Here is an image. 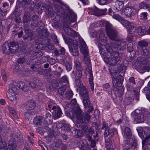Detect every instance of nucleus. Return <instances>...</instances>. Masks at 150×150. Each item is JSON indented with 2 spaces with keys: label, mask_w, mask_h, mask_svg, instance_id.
Wrapping results in <instances>:
<instances>
[{
  "label": "nucleus",
  "mask_w": 150,
  "mask_h": 150,
  "mask_svg": "<svg viewBox=\"0 0 150 150\" xmlns=\"http://www.w3.org/2000/svg\"><path fill=\"white\" fill-rule=\"evenodd\" d=\"M71 106L73 107L72 108V110L69 111L68 114V116L71 118L73 121L74 122L75 121V117L74 116L75 115V109L74 108V106L75 105V99H74L72 100L71 103Z\"/></svg>",
  "instance_id": "4468645a"
},
{
  "label": "nucleus",
  "mask_w": 150,
  "mask_h": 150,
  "mask_svg": "<svg viewBox=\"0 0 150 150\" xmlns=\"http://www.w3.org/2000/svg\"><path fill=\"white\" fill-rule=\"evenodd\" d=\"M63 123H57L56 124V126L58 128H60L62 127H63Z\"/></svg>",
  "instance_id": "0e129e2a"
},
{
  "label": "nucleus",
  "mask_w": 150,
  "mask_h": 150,
  "mask_svg": "<svg viewBox=\"0 0 150 150\" xmlns=\"http://www.w3.org/2000/svg\"><path fill=\"white\" fill-rule=\"evenodd\" d=\"M36 103L35 100H30L27 102L26 108L28 110H32L36 106Z\"/></svg>",
  "instance_id": "aec40b11"
},
{
  "label": "nucleus",
  "mask_w": 150,
  "mask_h": 150,
  "mask_svg": "<svg viewBox=\"0 0 150 150\" xmlns=\"http://www.w3.org/2000/svg\"><path fill=\"white\" fill-rule=\"evenodd\" d=\"M74 39V37L71 36L69 38H67L66 41L67 44L69 45V51L71 54L73 55H74V52H75Z\"/></svg>",
  "instance_id": "f8f14e48"
},
{
  "label": "nucleus",
  "mask_w": 150,
  "mask_h": 150,
  "mask_svg": "<svg viewBox=\"0 0 150 150\" xmlns=\"http://www.w3.org/2000/svg\"><path fill=\"white\" fill-rule=\"evenodd\" d=\"M116 5L117 9L120 10L122 9L124 6L123 1H117L116 2Z\"/></svg>",
  "instance_id": "72a5a7b5"
},
{
  "label": "nucleus",
  "mask_w": 150,
  "mask_h": 150,
  "mask_svg": "<svg viewBox=\"0 0 150 150\" xmlns=\"http://www.w3.org/2000/svg\"><path fill=\"white\" fill-rule=\"evenodd\" d=\"M124 137L126 139L125 143H126L128 139H129L131 136V132L130 129L128 127L125 128L122 132Z\"/></svg>",
  "instance_id": "f3484780"
},
{
  "label": "nucleus",
  "mask_w": 150,
  "mask_h": 150,
  "mask_svg": "<svg viewBox=\"0 0 150 150\" xmlns=\"http://www.w3.org/2000/svg\"><path fill=\"white\" fill-rule=\"evenodd\" d=\"M149 131V129L146 127L144 129L141 128L138 130L139 135L141 138H142V137L144 138L147 137L149 135L148 132Z\"/></svg>",
  "instance_id": "dca6fc26"
},
{
  "label": "nucleus",
  "mask_w": 150,
  "mask_h": 150,
  "mask_svg": "<svg viewBox=\"0 0 150 150\" xmlns=\"http://www.w3.org/2000/svg\"><path fill=\"white\" fill-rule=\"evenodd\" d=\"M139 7L140 9L146 8L148 11L150 10V4H147L144 2H142L139 4Z\"/></svg>",
  "instance_id": "cd10ccee"
},
{
  "label": "nucleus",
  "mask_w": 150,
  "mask_h": 150,
  "mask_svg": "<svg viewBox=\"0 0 150 150\" xmlns=\"http://www.w3.org/2000/svg\"><path fill=\"white\" fill-rule=\"evenodd\" d=\"M31 20V18L28 13H25L24 14L23 17V22L25 23H27L30 21Z\"/></svg>",
  "instance_id": "4c0bfd02"
},
{
  "label": "nucleus",
  "mask_w": 150,
  "mask_h": 150,
  "mask_svg": "<svg viewBox=\"0 0 150 150\" xmlns=\"http://www.w3.org/2000/svg\"><path fill=\"white\" fill-rule=\"evenodd\" d=\"M73 94L72 92L71 91H66L65 94V96L67 99H69L72 97Z\"/></svg>",
  "instance_id": "58836bf2"
},
{
  "label": "nucleus",
  "mask_w": 150,
  "mask_h": 150,
  "mask_svg": "<svg viewBox=\"0 0 150 150\" xmlns=\"http://www.w3.org/2000/svg\"><path fill=\"white\" fill-rule=\"evenodd\" d=\"M141 54L145 56L150 55V47L143 49L141 51Z\"/></svg>",
  "instance_id": "2f4dec72"
},
{
  "label": "nucleus",
  "mask_w": 150,
  "mask_h": 150,
  "mask_svg": "<svg viewBox=\"0 0 150 150\" xmlns=\"http://www.w3.org/2000/svg\"><path fill=\"white\" fill-rule=\"evenodd\" d=\"M113 18L119 21H121L123 18L117 14H114L112 16Z\"/></svg>",
  "instance_id": "37998d69"
},
{
  "label": "nucleus",
  "mask_w": 150,
  "mask_h": 150,
  "mask_svg": "<svg viewBox=\"0 0 150 150\" xmlns=\"http://www.w3.org/2000/svg\"><path fill=\"white\" fill-rule=\"evenodd\" d=\"M9 44V51L10 53H15L18 50V46L16 45L15 41L10 42Z\"/></svg>",
  "instance_id": "6ab92c4d"
},
{
  "label": "nucleus",
  "mask_w": 150,
  "mask_h": 150,
  "mask_svg": "<svg viewBox=\"0 0 150 150\" xmlns=\"http://www.w3.org/2000/svg\"><path fill=\"white\" fill-rule=\"evenodd\" d=\"M76 38H78L80 43V50L83 56V60L87 65H89L90 63V59L88 56L87 47L85 42L80 37L79 33L76 32Z\"/></svg>",
  "instance_id": "7ed1b4c3"
},
{
  "label": "nucleus",
  "mask_w": 150,
  "mask_h": 150,
  "mask_svg": "<svg viewBox=\"0 0 150 150\" xmlns=\"http://www.w3.org/2000/svg\"><path fill=\"white\" fill-rule=\"evenodd\" d=\"M62 144L61 141L60 139H58L56 142L55 146L57 147L59 146Z\"/></svg>",
  "instance_id": "69168bd1"
},
{
  "label": "nucleus",
  "mask_w": 150,
  "mask_h": 150,
  "mask_svg": "<svg viewBox=\"0 0 150 150\" xmlns=\"http://www.w3.org/2000/svg\"><path fill=\"white\" fill-rule=\"evenodd\" d=\"M89 74L90 75L89 79V84L91 90L93 91L94 88V84L93 82V76L91 71H90Z\"/></svg>",
  "instance_id": "bb28decb"
},
{
  "label": "nucleus",
  "mask_w": 150,
  "mask_h": 150,
  "mask_svg": "<svg viewBox=\"0 0 150 150\" xmlns=\"http://www.w3.org/2000/svg\"><path fill=\"white\" fill-rule=\"evenodd\" d=\"M76 136H77V137H79L82 136L83 133L80 130L76 129Z\"/></svg>",
  "instance_id": "09e8293b"
},
{
  "label": "nucleus",
  "mask_w": 150,
  "mask_h": 150,
  "mask_svg": "<svg viewBox=\"0 0 150 150\" xmlns=\"http://www.w3.org/2000/svg\"><path fill=\"white\" fill-rule=\"evenodd\" d=\"M61 83L63 84V82L66 83V84H65V85L66 86H67V85L68 84V80L66 76H64L62 77L61 80Z\"/></svg>",
  "instance_id": "a19ab883"
},
{
  "label": "nucleus",
  "mask_w": 150,
  "mask_h": 150,
  "mask_svg": "<svg viewBox=\"0 0 150 150\" xmlns=\"http://www.w3.org/2000/svg\"><path fill=\"white\" fill-rule=\"evenodd\" d=\"M7 146L6 143L4 142L1 140V142H0V147H6Z\"/></svg>",
  "instance_id": "864d4df0"
},
{
  "label": "nucleus",
  "mask_w": 150,
  "mask_h": 150,
  "mask_svg": "<svg viewBox=\"0 0 150 150\" xmlns=\"http://www.w3.org/2000/svg\"><path fill=\"white\" fill-rule=\"evenodd\" d=\"M17 85L19 88L24 91H27L29 89V87L23 82H18L17 83Z\"/></svg>",
  "instance_id": "4be33fe9"
},
{
  "label": "nucleus",
  "mask_w": 150,
  "mask_h": 150,
  "mask_svg": "<svg viewBox=\"0 0 150 150\" xmlns=\"http://www.w3.org/2000/svg\"><path fill=\"white\" fill-rule=\"evenodd\" d=\"M48 106L47 109L50 111L55 118H59L61 117L62 112L59 106L54 103L53 102H50L48 104Z\"/></svg>",
  "instance_id": "0eeeda50"
},
{
  "label": "nucleus",
  "mask_w": 150,
  "mask_h": 150,
  "mask_svg": "<svg viewBox=\"0 0 150 150\" xmlns=\"http://www.w3.org/2000/svg\"><path fill=\"white\" fill-rule=\"evenodd\" d=\"M93 13L94 15L96 16H99L101 15L100 13L99 10L98 9H96L93 10Z\"/></svg>",
  "instance_id": "5fc2aeb1"
},
{
  "label": "nucleus",
  "mask_w": 150,
  "mask_h": 150,
  "mask_svg": "<svg viewBox=\"0 0 150 150\" xmlns=\"http://www.w3.org/2000/svg\"><path fill=\"white\" fill-rule=\"evenodd\" d=\"M31 1V0H23L22 4L24 5V6H25L29 4Z\"/></svg>",
  "instance_id": "8fccbe9b"
},
{
  "label": "nucleus",
  "mask_w": 150,
  "mask_h": 150,
  "mask_svg": "<svg viewBox=\"0 0 150 150\" xmlns=\"http://www.w3.org/2000/svg\"><path fill=\"white\" fill-rule=\"evenodd\" d=\"M9 44L8 42H5L2 47V50L4 53L8 54H10L9 51Z\"/></svg>",
  "instance_id": "5701e85b"
},
{
  "label": "nucleus",
  "mask_w": 150,
  "mask_h": 150,
  "mask_svg": "<svg viewBox=\"0 0 150 150\" xmlns=\"http://www.w3.org/2000/svg\"><path fill=\"white\" fill-rule=\"evenodd\" d=\"M133 100L130 97H127L126 98L125 100V103H126L127 104H130Z\"/></svg>",
  "instance_id": "49530a36"
},
{
  "label": "nucleus",
  "mask_w": 150,
  "mask_h": 150,
  "mask_svg": "<svg viewBox=\"0 0 150 150\" xmlns=\"http://www.w3.org/2000/svg\"><path fill=\"white\" fill-rule=\"evenodd\" d=\"M106 32L109 38L112 40H117V33L110 24H107L105 27Z\"/></svg>",
  "instance_id": "1a4fd4ad"
},
{
  "label": "nucleus",
  "mask_w": 150,
  "mask_h": 150,
  "mask_svg": "<svg viewBox=\"0 0 150 150\" xmlns=\"http://www.w3.org/2000/svg\"><path fill=\"white\" fill-rule=\"evenodd\" d=\"M134 10V8L131 6L126 7L124 10V14L127 17H130Z\"/></svg>",
  "instance_id": "412c9836"
},
{
  "label": "nucleus",
  "mask_w": 150,
  "mask_h": 150,
  "mask_svg": "<svg viewBox=\"0 0 150 150\" xmlns=\"http://www.w3.org/2000/svg\"><path fill=\"white\" fill-rule=\"evenodd\" d=\"M83 142L82 141H80L77 143V146L79 148L82 146Z\"/></svg>",
  "instance_id": "052dcab7"
},
{
  "label": "nucleus",
  "mask_w": 150,
  "mask_h": 150,
  "mask_svg": "<svg viewBox=\"0 0 150 150\" xmlns=\"http://www.w3.org/2000/svg\"><path fill=\"white\" fill-rule=\"evenodd\" d=\"M16 145L14 141L13 142H9L7 150H16Z\"/></svg>",
  "instance_id": "7c9ffc66"
},
{
  "label": "nucleus",
  "mask_w": 150,
  "mask_h": 150,
  "mask_svg": "<svg viewBox=\"0 0 150 150\" xmlns=\"http://www.w3.org/2000/svg\"><path fill=\"white\" fill-rule=\"evenodd\" d=\"M33 115V113L30 111H29L25 112L24 115V116L25 119L29 120L30 117H32V116Z\"/></svg>",
  "instance_id": "c9c22d12"
},
{
  "label": "nucleus",
  "mask_w": 150,
  "mask_h": 150,
  "mask_svg": "<svg viewBox=\"0 0 150 150\" xmlns=\"http://www.w3.org/2000/svg\"><path fill=\"white\" fill-rule=\"evenodd\" d=\"M25 61V59L24 58H19L17 60L18 62L20 63H24Z\"/></svg>",
  "instance_id": "e2e57ef3"
},
{
  "label": "nucleus",
  "mask_w": 150,
  "mask_h": 150,
  "mask_svg": "<svg viewBox=\"0 0 150 150\" xmlns=\"http://www.w3.org/2000/svg\"><path fill=\"white\" fill-rule=\"evenodd\" d=\"M18 89L15 86L11 84L10 88L6 92L7 98L13 105H16L18 101Z\"/></svg>",
  "instance_id": "423d86ee"
},
{
  "label": "nucleus",
  "mask_w": 150,
  "mask_h": 150,
  "mask_svg": "<svg viewBox=\"0 0 150 150\" xmlns=\"http://www.w3.org/2000/svg\"><path fill=\"white\" fill-rule=\"evenodd\" d=\"M60 85H61V87H60L58 89L57 91L58 93L61 96H62L66 88V86L65 85V84H63L62 83H60Z\"/></svg>",
  "instance_id": "a878e982"
},
{
  "label": "nucleus",
  "mask_w": 150,
  "mask_h": 150,
  "mask_svg": "<svg viewBox=\"0 0 150 150\" xmlns=\"http://www.w3.org/2000/svg\"><path fill=\"white\" fill-rule=\"evenodd\" d=\"M30 85L32 88H35L36 87L37 88L39 87L40 86L42 85V83H41L40 84H39V85L38 86V85H36L34 82H31L30 83Z\"/></svg>",
  "instance_id": "de8ad7c7"
},
{
  "label": "nucleus",
  "mask_w": 150,
  "mask_h": 150,
  "mask_svg": "<svg viewBox=\"0 0 150 150\" xmlns=\"http://www.w3.org/2000/svg\"><path fill=\"white\" fill-rule=\"evenodd\" d=\"M149 43L146 40H140L138 42V45L140 47L141 51L142 50L143 48L148 46Z\"/></svg>",
  "instance_id": "b1692460"
},
{
  "label": "nucleus",
  "mask_w": 150,
  "mask_h": 150,
  "mask_svg": "<svg viewBox=\"0 0 150 150\" xmlns=\"http://www.w3.org/2000/svg\"><path fill=\"white\" fill-rule=\"evenodd\" d=\"M23 150H30L29 145L28 142H25L24 144V147Z\"/></svg>",
  "instance_id": "603ef678"
},
{
  "label": "nucleus",
  "mask_w": 150,
  "mask_h": 150,
  "mask_svg": "<svg viewBox=\"0 0 150 150\" xmlns=\"http://www.w3.org/2000/svg\"><path fill=\"white\" fill-rule=\"evenodd\" d=\"M42 120L43 118L42 117H38L34 118L33 122L36 125H40L41 124Z\"/></svg>",
  "instance_id": "393cba45"
},
{
  "label": "nucleus",
  "mask_w": 150,
  "mask_h": 150,
  "mask_svg": "<svg viewBox=\"0 0 150 150\" xmlns=\"http://www.w3.org/2000/svg\"><path fill=\"white\" fill-rule=\"evenodd\" d=\"M144 28H146L150 26V21L149 20L146 21V23H145V24L144 25Z\"/></svg>",
  "instance_id": "338daca9"
},
{
  "label": "nucleus",
  "mask_w": 150,
  "mask_h": 150,
  "mask_svg": "<svg viewBox=\"0 0 150 150\" xmlns=\"http://www.w3.org/2000/svg\"><path fill=\"white\" fill-rule=\"evenodd\" d=\"M146 29V33L147 34L150 35V26L149 27L145 28Z\"/></svg>",
  "instance_id": "774afa93"
},
{
  "label": "nucleus",
  "mask_w": 150,
  "mask_h": 150,
  "mask_svg": "<svg viewBox=\"0 0 150 150\" xmlns=\"http://www.w3.org/2000/svg\"><path fill=\"white\" fill-rule=\"evenodd\" d=\"M117 40L115 42L110 43V47H111L114 51L121 50L126 48V43L125 41L123 40Z\"/></svg>",
  "instance_id": "6e6552de"
},
{
  "label": "nucleus",
  "mask_w": 150,
  "mask_h": 150,
  "mask_svg": "<svg viewBox=\"0 0 150 150\" xmlns=\"http://www.w3.org/2000/svg\"><path fill=\"white\" fill-rule=\"evenodd\" d=\"M65 66L66 69L67 71H70L71 69V64L70 63L67 64H66Z\"/></svg>",
  "instance_id": "4d7b16f0"
},
{
  "label": "nucleus",
  "mask_w": 150,
  "mask_h": 150,
  "mask_svg": "<svg viewBox=\"0 0 150 150\" xmlns=\"http://www.w3.org/2000/svg\"><path fill=\"white\" fill-rule=\"evenodd\" d=\"M133 92L134 96L133 98L136 99L137 100H138L139 99V94L138 91L136 89H134Z\"/></svg>",
  "instance_id": "79ce46f5"
},
{
  "label": "nucleus",
  "mask_w": 150,
  "mask_h": 150,
  "mask_svg": "<svg viewBox=\"0 0 150 150\" xmlns=\"http://www.w3.org/2000/svg\"><path fill=\"white\" fill-rule=\"evenodd\" d=\"M76 76L77 78H76V87H77L76 88V90L77 91V92H78L79 91V93L81 95L80 92L81 91V90H82V89L83 88H85L86 91H87L86 89V88L85 87L83 86V84L81 83V81L80 79V78L81 77V76L79 77V75L78 74H77V75Z\"/></svg>",
  "instance_id": "ddd939ff"
},
{
  "label": "nucleus",
  "mask_w": 150,
  "mask_h": 150,
  "mask_svg": "<svg viewBox=\"0 0 150 150\" xmlns=\"http://www.w3.org/2000/svg\"><path fill=\"white\" fill-rule=\"evenodd\" d=\"M64 30L66 33L70 36L74 35L75 31L71 28L67 27L64 28Z\"/></svg>",
  "instance_id": "c85d7f7f"
},
{
  "label": "nucleus",
  "mask_w": 150,
  "mask_h": 150,
  "mask_svg": "<svg viewBox=\"0 0 150 150\" xmlns=\"http://www.w3.org/2000/svg\"><path fill=\"white\" fill-rule=\"evenodd\" d=\"M138 34L142 36L146 34V29L144 27L143 28L141 26L139 27L137 30Z\"/></svg>",
  "instance_id": "c756f323"
},
{
  "label": "nucleus",
  "mask_w": 150,
  "mask_h": 150,
  "mask_svg": "<svg viewBox=\"0 0 150 150\" xmlns=\"http://www.w3.org/2000/svg\"><path fill=\"white\" fill-rule=\"evenodd\" d=\"M8 108L10 113L15 118H18V115L17 114L13 108L9 106Z\"/></svg>",
  "instance_id": "473e14b6"
},
{
  "label": "nucleus",
  "mask_w": 150,
  "mask_h": 150,
  "mask_svg": "<svg viewBox=\"0 0 150 150\" xmlns=\"http://www.w3.org/2000/svg\"><path fill=\"white\" fill-rule=\"evenodd\" d=\"M148 14L147 12H142L141 13V19L144 20H146L147 19Z\"/></svg>",
  "instance_id": "ea45409f"
},
{
  "label": "nucleus",
  "mask_w": 150,
  "mask_h": 150,
  "mask_svg": "<svg viewBox=\"0 0 150 150\" xmlns=\"http://www.w3.org/2000/svg\"><path fill=\"white\" fill-rule=\"evenodd\" d=\"M78 61L76 62V68L77 71L76 72V76H77V74L79 75V77L81 76V71L82 70V67L81 66V64L80 61H81V57H79L78 58Z\"/></svg>",
  "instance_id": "2eb2a0df"
},
{
  "label": "nucleus",
  "mask_w": 150,
  "mask_h": 150,
  "mask_svg": "<svg viewBox=\"0 0 150 150\" xmlns=\"http://www.w3.org/2000/svg\"><path fill=\"white\" fill-rule=\"evenodd\" d=\"M84 130V132H85V133L86 134V130L88 129V132L91 134H93L95 132V131L94 129L91 127H89L88 128V127H86V126H85L84 127H83L82 128Z\"/></svg>",
  "instance_id": "f704fd0d"
},
{
  "label": "nucleus",
  "mask_w": 150,
  "mask_h": 150,
  "mask_svg": "<svg viewBox=\"0 0 150 150\" xmlns=\"http://www.w3.org/2000/svg\"><path fill=\"white\" fill-rule=\"evenodd\" d=\"M110 49L112 51H108L107 50H105L103 54H100L101 55L105 54V57L108 58L109 62L111 65H114L117 63H119L120 62V57L119 54L117 52V51H114L111 47Z\"/></svg>",
  "instance_id": "20e7f679"
},
{
  "label": "nucleus",
  "mask_w": 150,
  "mask_h": 150,
  "mask_svg": "<svg viewBox=\"0 0 150 150\" xmlns=\"http://www.w3.org/2000/svg\"><path fill=\"white\" fill-rule=\"evenodd\" d=\"M128 28L129 32L130 34L133 33L135 31V28L134 26H132V25Z\"/></svg>",
  "instance_id": "c03bdc74"
},
{
  "label": "nucleus",
  "mask_w": 150,
  "mask_h": 150,
  "mask_svg": "<svg viewBox=\"0 0 150 150\" xmlns=\"http://www.w3.org/2000/svg\"><path fill=\"white\" fill-rule=\"evenodd\" d=\"M107 42V38L105 36L104 34L103 33H100L99 37V43L98 46L99 47L100 52V54H103L105 50L108 51H112L110 49V43L106 44Z\"/></svg>",
  "instance_id": "39448f33"
},
{
  "label": "nucleus",
  "mask_w": 150,
  "mask_h": 150,
  "mask_svg": "<svg viewBox=\"0 0 150 150\" xmlns=\"http://www.w3.org/2000/svg\"><path fill=\"white\" fill-rule=\"evenodd\" d=\"M15 72H16L17 73H18V72L20 70V68L19 67L18 65H16L15 66V67L14 69Z\"/></svg>",
  "instance_id": "bf43d9fd"
},
{
  "label": "nucleus",
  "mask_w": 150,
  "mask_h": 150,
  "mask_svg": "<svg viewBox=\"0 0 150 150\" xmlns=\"http://www.w3.org/2000/svg\"><path fill=\"white\" fill-rule=\"evenodd\" d=\"M49 62L51 64L53 65L55 63V60L54 59L51 58L49 59Z\"/></svg>",
  "instance_id": "680f3d73"
},
{
  "label": "nucleus",
  "mask_w": 150,
  "mask_h": 150,
  "mask_svg": "<svg viewBox=\"0 0 150 150\" xmlns=\"http://www.w3.org/2000/svg\"><path fill=\"white\" fill-rule=\"evenodd\" d=\"M127 66L121 64L119 74L113 70L111 69L109 72L111 74L113 85L117 89L115 92L116 96L117 97L121 96L123 94L124 89L121 86L122 83L123 81V76L126 69Z\"/></svg>",
  "instance_id": "f03ea898"
},
{
  "label": "nucleus",
  "mask_w": 150,
  "mask_h": 150,
  "mask_svg": "<svg viewBox=\"0 0 150 150\" xmlns=\"http://www.w3.org/2000/svg\"><path fill=\"white\" fill-rule=\"evenodd\" d=\"M102 129L105 131L108 130L109 128L108 127V124L106 123L105 122H103V126L102 127Z\"/></svg>",
  "instance_id": "a18cd8bd"
},
{
  "label": "nucleus",
  "mask_w": 150,
  "mask_h": 150,
  "mask_svg": "<svg viewBox=\"0 0 150 150\" xmlns=\"http://www.w3.org/2000/svg\"><path fill=\"white\" fill-rule=\"evenodd\" d=\"M132 115L134 118V121L136 123H140L143 122L144 120L147 119L149 116H144L143 112L139 113L135 112H133Z\"/></svg>",
  "instance_id": "9d476101"
},
{
  "label": "nucleus",
  "mask_w": 150,
  "mask_h": 150,
  "mask_svg": "<svg viewBox=\"0 0 150 150\" xmlns=\"http://www.w3.org/2000/svg\"><path fill=\"white\" fill-rule=\"evenodd\" d=\"M137 65L142 69L146 70L148 68L146 65L149 62V61L145 57H138L137 60Z\"/></svg>",
  "instance_id": "9b49d317"
},
{
  "label": "nucleus",
  "mask_w": 150,
  "mask_h": 150,
  "mask_svg": "<svg viewBox=\"0 0 150 150\" xmlns=\"http://www.w3.org/2000/svg\"><path fill=\"white\" fill-rule=\"evenodd\" d=\"M116 131V129L114 128L110 129L109 128L108 130L105 131L104 133L105 139V137H108V136L109 138L112 137L114 132Z\"/></svg>",
  "instance_id": "a211bd4d"
},
{
  "label": "nucleus",
  "mask_w": 150,
  "mask_h": 150,
  "mask_svg": "<svg viewBox=\"0 0 150 150\" xmlns=\"http://www.w3.org/2000/svg\"><path fill=\"white\" fill-rule=\"evenodd\" d=\"M120 22L123 25L127 28L131 25V23H130L129 21L124 19L123 18L121 21Z\"/></svg>",
  "instance_id": "e433bc0d"
},
{
  "label": "nucleus",
  "mask_w": 150,
  "mask_h": 150,
  "mask_svg": "<svg viewBox=\"0 0 150 150\" xmlns=\"http://www.w3.org/2000/svg\"><path fill=\"white\" fill-rule=\"evenodd\" d=\"M59 52L61 55H64L65 52V49L63 47H61L60 49L59 50Z\"/></svg>",
  "instance_id": "13d9d810"
},
{
  "label": "nucleus",
  "mask_w": 150,
  "mask_h": 150,
  "mask_svg": "<svg viewBox=\"0 0 150 150\" xmlns=\"http://www.w3.org/2000/svg\"><path fill=\"white\" fill-rule=\"evenodd\" d=\"M82 89L80 92L81 96L83 99L84 108H86L88 106L89 109L86 113H83L79 105L76 104V117L77 121L81 124L86 125L89 122L91 117V115L88 114L92 112L94 108L92 104L90 103L88 92L86 91L85 88Z\"/></svg>",
  "instance_id": "f257e3e1"
},
{
  "label": "nucleus",
  "mask_w": 150,
  "mask_h": 150,
  "mask_svg": "<svg viewBox=\"0 0 150 150\" xmlns=\"http://www.w3.org/2000/svg\"><path fill=\"white\" fill-rule=\"evenodd\" d=\"M63 128H64V130L66 131H69L70 129L69 125L67 124H63Z\"/></svg>",
  "instance_id": "6e6d98bb"
},
{
  "label": "nucleus",
  "mask_w": 150,
  "mask_h": 150,
  "mask_svg": "<svg viewBox=\"0 0 150 150\" xmlns=\"http://www.w3.org/2000/svg\"><path fill=\"white\" fill-rule=\"evenodd\" d=\"M145 141L147 144H150V135H149L147 137H145Z\"/></svg>",
  "instance_id": "3c124183"
}]
</instances>
